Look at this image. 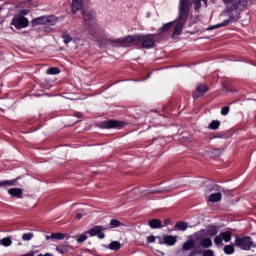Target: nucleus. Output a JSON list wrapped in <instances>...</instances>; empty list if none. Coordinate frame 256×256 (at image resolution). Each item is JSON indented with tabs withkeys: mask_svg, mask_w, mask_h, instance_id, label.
Instances as JSON below:
<instances>
[{
	"mask_svg": "<svg viewBox=\"0 0 256 256\" xmlns=\"http://www.w3.org/2000/svg\"><path fill=\"white\" fill-rule=\"evenodd\" d=\"M189 19V0H180L178 4V18L175 22H168L164 24L158 31L160 35L169 33L174 25L172 37H177L183 33V28Z\"/></svg>",
	"mask_w": 256,
	"mask_h": 256,
	"instance_id": "1",
	"label": "nucleus"
},
{
	"mask_svg": "<svg viewBox=\"0 0 256 256\" xmlns=\"http://www.w3.org/2000/svg\"><path fill=\"white\" fill-rule=\"evenodd\" d=\"M249 5V0H237L232 3L231 7L226 8V12L228 13L229 18L224 20L222 23L210 26L208 28V31H213L215 29H219L221 27H227L229 23H233L236 19H239V16L245 9H247V6Z\"/></svg>",
	"mask_w": 256,
	"mask_h": 256,
	"instance_id": "2",
	"label": "nucleus"
},
{
	"mask_svg": "<svg viewBox=\"0 0 256 256\" xmlns=\"http://www.w3.org/2000/svg\"><path fill=\"white\" fill-rule=\"evenodd\" d=\"M138 45H141L144 49H151L155 46V35H138Z\"/></svg>",
	"mask_w": 256,
	"mask_h": 256,
	"instance_id": "3",
	"label": "nucleus"
},
{
	"mask_svg": "<svg viewBox=\"0 0 256 256\" xmlns=\"http://www.w3.org/2000/svg\"><path fill=\"white\" fill-rule=\"evenodd\" d=\"M10 25H13L15 29H25L26 27H29V20L23 15L18 14L13 17Z\"/></svg>",
	"mask_w": 256,
	"mask_h": 256,
	"instance_id": "4",
	"label": "nucleus"
},
{
	"mask_svg": "<svg viewBox=\"0 0 256 256\" xmlns=\"http://www.w3.org/2000/svg\"><path fill=\"white\" fill-rule=\"evenodd\" d=\"M235 245L237 247H240L241 249H244L245 251H249V249H251V246L253 245V242L251 241V237H236Z\"/></svg>",
	"mask_w": 256,
	"mask_h": 256,
	"instance_id": "5",
	"label": "nucleus"
},
{
	"mask_svg": "<svg viewBox=\"0 0 256 256\" xmlns=\"http://www.w3.org/2000/svg\"><path fill=\"white\" fill-rule=\"evenodd\" d=\"M34 25H55L57 18L53 16H41L33 20Z\"/></svg>",
	"mask_w": 256,
	"mask_h": 256,
	"instance_id": "6",
	"label": "nucleus"
},
{
	"mask_svg": "<svg viewBox=\"0 0 256 256\" xmlns=\"http://www.w3.org/2000/svg\"><path fill=\"white\" fill-rule=\"evenodd\" d=\"M102 127L104 129H121L125 127V122L118 120H106L103 122Z\"/></svg>",
	"mask_w": 256,
	"mask_h": 256,
	"instance_id": "7",
	"label": "nucleus"
},
{
	"mask_svg": "<svg viewBox=\"0 0 256 256\" xmlns=\"http://www.w3.org/2000/svg\"><path fill=\"white\" fill-rule=\"evenodd\" d=\"M229 243L231 241V232H222L214 238L215 245H221V243Z\"/></svg>",
	"mask_w": 256,
	"mask_h": 256,
	"instance_id": "8",
	"label": "nucleus"
},
{
	"mask_svg": "<svg viewBox=\"0 0 256 256\" xmlns=\"http://www.w3.org/2000/svg\"><path fill=\"white\" fill-rule=\"evenodd\" d=\"M158 240L160 245L173 246L175 243H177V237L171 235L163 236V238L158 237Z\"/></svg>",
	"mask_w": 256,
	"mask_h": 256,
	"instance_id": "9",
	"label": "nucleus"
},
{
	"mask_svg": "<svg viewBox=\"0 0 256 256\" xmlns=\"http://www.w3.org/2000/svg\"><path fill=\"white\" fill-rule=\"evenodd\" d=\"M138 36L139 35H134V36H128V37H125V38H120L119 41L125 47L129 46L131 43H134L135 45H139Z\"/></svg>",
	"mask_w": 256,
	"mask_h": 256,
	"instance_id": "10",
	"label": "nucleus"
},
{
	"mask_svg": "<svg viewBox=\"0 0 256 256\" xmlns=\"http://www.w3.org/2000/svg\"><path fill=\"white\" fill-rule=\"evenodd\" d=\"M190 256H215V252L211 249H207V250L192 249Z\"/></svg>",
	"mask_w": 256,
	"mask_h": 256,
	"instance_id": "11",
	"label": "nucleus"
},
{
	"mask_svg": "<svg viewBox=\"0 0 256 256\" xmlns=\"http://www.w3.org/2000/svg\"><path fill=\"white\" fill-rule=\"evenodd\" d=\"M82 18L85 23L95 20V13L92 10H82Z\"/></svg>",
	"mask_w": 256,
	"mask_h": 256,
	"instance_id": "12",
	"label": "nucleus"
},
{
	"mask_svg": "<svg viewBox=\"0 0 256 256\" xmlns=\"http://www.w3.org/2000/svg\"><path fill=\"white\" fill-rule=\"evenodd\" d=\"M17 181H19V177L12 180L0 181V188L7 189V187H15V185H17Z\"/></svg>",
	"mask_w": 256,
	"mask_h": 256,
	"instance_id": "13",
	"label": "nucleus"
},
{
	"mask_svg": "<svg viewBox=\"0 0 256 256\" xmlns=\"http://www.w3.org/2000/svg\"><path fill=\"white\" fill-rule=\"evenodd\" d=\"M8 195L16 197L17 199H23V189L21 188H10L8 190Z\"/></svg>",
	"mask_w": 256,
	"mask_h": 256,
	"instance_id": "14",
	"label": "nucleus"
},
{
	"mask_svg": "<svg viewBox=\"0 0 256 256\" xmlns=\"http://www.w3.org/2000/svg\"><path fill=\"white\" fill-rule=\"evenodd\" d=\"M200 247H203L204 249H209V247H213V241H211V238H198Z\"/></svg>",
	"mask_w": 256,
	"mask_h": 256,
	"instance_id": "15",
	"label": "nucleus"
},
{
	"mask_svg": "<svg viewBox=\"0 0 256 256\" xmlns=\"http://www.w3.org/2000/svg\"><path fill=\"white\" fill-rule=\"evenodd\" d=\"M223 195L221 194V192L218 193H212L208 196V202L209 203H219V201H221Z\"/></svg>",
	"mask_w": 256,
	"mask_h": 256,
	"instance_id": "16",
	"label": "nucleus"
},
{
	"mask_svg": "<svg viewBox=\"0 0 256 256\" xmlns=\"http://www.w3.org/2000/svg\"><path fill=\"white\" fill-rule=\"evenodd\" d=\"M107 228L103 227V226H94L92 229H90L88 231L90 237H95V235H99V233H101V231H106Z\"/></svg>",
	"mask_w": 256,
	"mask_h": 256,
	"instance_id": "17",
	"label": "nucleus"
},
{
	"mask_svg": "<svg viewBox=\"0 0 256 256\" xmlns=\"http://www.w3.org/2000/svg\"><path fill=\"white\" fill-rule=\"evenodd\" d=\"M80 9H83V0H72V12L77 13Z\"/></svg>",
	"mask_w": 256,
	"mask_h": 256,
	"instance_id": "18",
	"label": "nucleus"
},
{
	"mask_svg": "<svg viewBox=\"0 0 256 256\" xmlns=\"http://www.w3.org/2000/svg\"><path fill=\"white\" fill-rule=\"evenodd\" d=\"M149 227H151V229H161V227H163V225L161 224V220L159 219H152L148 222Z\"/></svg>",
	"mask_w": 256,
	"mask_h": 256,
	"instance_id": "19",
	"label": "nucleus"
},
{
	"mask_svg": "<svg viewBox=\"0 0 256 256\" xmlns=\"http://www.w3.org/2000/svg\"><path fill=\"white\" fill-rule=\"evenodd\" d=\"M193 247H195V241L193 240H188L187 242H185L182 246V249L184 251H191V249H193Z\"/></svg>",
	"mask_w": 256,
	"mask_h": 256,
	"instance_id": "20",
	"label": "nucleus"
},
{
	"mask_svg": "<svg viewBox=\"0 0 256 256\" xmlns=\"http://www.w3.org/2000/svg\"><path fill=\"white\" fill-rule=\"evenodd\" d=\"M69 249H71V246H69L68 244H64V245L58 246L56 248V251H58V253H61V255H65V253H67Z\"/></svg>",
	"mask_w": 256,
	"mask_h": 256,
	"instance_id": "21",
	"label": "nucleus"
},
{
	"mask_svg": "<svg viewBox=\"0 0 256 256\" xmlns=\"http://www.w3.org/2000/svg\"><path fill=\"white\" fill-rule=\"evenodd\" d=\"M61 37H62L65 45H69V43H71V41H73V38L69 35V33L65 32V31L62 32Z\"/></svg>",
	"mask_w": 256,
	"mask_h": 256,
	"instance_id": "22",
	"label": "nucleus"
},
{
	"mask_svg": "<svg viewBox=\"0 0 256 256\" xmlns=\"http://www.w3.org/2000/svg\"><path fill=\"white\" fill-rule=\"evenodd\" d=\"M176 229L179 231H187V228L189 227V224L186 222H178L176 223Z\"/></svg>",
	"mask_w": 256,
	"mask_h": 256,
	"instance_id": "23",
	"label": "nucleus"
},
{
	"mask_svg": "<svg viewBox=\"0 0 256 256\" xmlns=\"http://www.w3.org/2000/svg\"><path fill=\"white\" fill-rule=\"evenodd\" d=\"M109 249H111V251H119V249H121V243L113 241L110 243Z\"/></svg>",
	"mask_w": 256,
	"mask_h": 256,
	"instance_id": "24",
	"label": "nucleus"
},
{
	"mask_svg": "<svg viewBox=\"0 0 256 256\" xmlns=\"http://www.w3.org/2000/svg\"><path fill=\"white\" fill-rule=\"evenodd\" d=\"M224 253L226 255H233L235 253V247L233 245H226L224 247Z\"/></svg>",
	"mask_w": 256,
	"mask_h": 256,
	"instance_id": "25",
	"label": "nucleus"
},
{
	"mask_svg": "<svg viewBox=\"0 0 256 256\" xmlns=\"http://www.w3.org/2000/svg\"><path fill=\"white\" fill-rule=\"evenodd\" d=\"M202 1H203V3H207V0H192L195 11H199V9H201V2Z\"/></svg>",
	"mask_w": 256,
	"mask_h": 256,
	"instance_id": "26",
	"label": "nucleus"
},
{
	"mask_svg": "<svg viewBox=\"0 0 256 256\" xmlns=\"http://www.w3.org/2000/svg\"><path fill=\"white\" fill-rule=\"evenodd\" d=\"M2 245H3V247H11V245H13V241L11 240V237L3 238Z\"/></svg>",
	"mask_w": 256,
	"mask_h": 256,
	"instance_id": "27",
	"label": "nucleus"
},
{
	"mask_svg": "<svg viewBox=\"0 0 256 256\" xmlns=\"http://www.w3.org/2000/svg\"><path fill=\"white\" fill-rule=\"evenodd\" d=\"M207 86L205 84H200L196 87V91H198V93H202V95H205V93H207Z\"/></svg>",
	"mask_w": 256,
	"mask_h": 256,
	"instance_id": "28",
	"label": "nucleus"
},
{
	"mask_svg": "<svg viewBox=\"0 0 256 256\" xmlns=\"http://www.w3.org/2000/svg\"><path fill=\"white\" fill-rule=\"evenodd\" d=\"M59 73H61V71L57 67H51L47 70L48 75H59Z\"/></svg>",
	"mask_w": 256,
	"mask_h": 256,
	"instance_id": "29",
	"label": "nucleus"
},
{
	"mask_svg": "<svg viewBox=\"0 0 256 256\" xmlns=\"http://www.w3.org/2000/svg\"><path fill=\"white\" fill-rule=\"evenodd\" d=\"M52 239H57L58 241H63L65 239V234L63 233H53L51 234Z\"/></svg>",
	"mask_w": 256,
	"mask_h": 256,
	"instance_id": "30",
	"label": "nucleus"
},
{
	"mask_svg": "<svg viewBox=\"0 0 256 256\" xmlns=\"http://www.w3.org/2000/svg\"><path fill=\"white\" fill-rule=\"evenodd\" d=\"M219 125H221V122L217 121V120H213L210 124H209V129L215 130V129H219Z\"/></svg>",
	"mask_w": 256,
	"mask_h": 256,
	"instance_id": "31",
	"label": "nucleus"
},
{
	"mask_svg": "<svg viewBox=\"0 0 256 256\" xmlns=\"http://www.w3.org/2000/svg\"><path fill=\"white\" fill-rule=\"evenodd\" d=\"M110 227H111L112 229H115V228H117V227H121V222H120L119 220H117V219H112V220L110 221Z\"/></svg>",
	"mask_w": 256,
	"mask_h": 256,
	"instance_id": "32",
	"label": "nucleus"
},
{
	"mask_svg": "<svg viewBox=\"0 0 256 256\" xmlns=\"http://www.w3.org/2000/svg\"><path fill=\"white\" fill-rule=\"evenodd\" d=\"M33 237H35V234L29 232V233H25L22 235V239L24 241H31V239H33Z\"/></svg>",
	"mask_w": 256,
	"mask_h": 256,
	"instance_id": "33",
	"label": "nucleus"
},
{
	"mask_svg": "<svg viewBox=\"0 0 256 256\" xmlns=\"http://www.w3.org/2000/svg\"><path fill=\"white\" fill-rule=\"evenodd\" d=\"M231 110V108L229 106H225L221 109V115L225 116V115H229V111Z\"/></svg>",
	"mask_w": 256,
	"mask_h": 256,
	"instance_id": "34",
	"label": "nucleus"
},
{
	"mask_svg": "<svg viewBox=\"0 0 256 256\" xmlns=\"http://www.w3.org/2000/svg\"><path fill=\"white\" fill-rule=\"evenodd\" d=\"M208 235H210L211 237H213V235H217V228L215 227H210L208 229Z\"/></svg>",
	"mask_w": 256,
	"mask_h": 256,
	"instance_id": "35",
	"label": "nucleus"
},
{
	"mask_svg": "<svg viewBox=\"0 0 256 256\" xmlns=\"http://www.w3.org/2000/svg\"><path fill=\"white\" fill-rule=\"evenodd\" d=\"M77 243H84V241H87V235L82 234L80 237L76 239Z\"/></svg>",
	"mask_w": 256,
	"mask_h": 256,
	"instance_id": "36",
	"label": "nucleus"
},
{
	"mask_svg": "<svg viewBox=\"0 0 256 256\" xmlns=\"http://www.w3.org/2000/svg\"><path fill=\"white\" fill-rule=\"evenodd\" d=\"M148 243H155V236L151 235L147 237Z\"/></svg>",
	"mask_w": 256,
	"mask_h": 256,
	"instance_id": "37",
	"label": "nucleus"
},
{
	"mask_svg": "<svg viewBox=\"0 0 256 256\" xmlns=\"http://www.w3.org/2000/svg\"><path fill=\"white\" fill-rule=\"evenodd\" d=\"M98 239H105V233L99 232L98 233Z\"/></svg>",
	"mask_w": 256,
	"mask_h": 256,
	"instance_id": "38",
	"label": "nucleus"
},
{
	"mask_svg": "<svg viewBox=\"0 0 256 256\" xmlns=\"http://www.w3.org/2000/svg\"><path fill=\"white\" fill-rule=\"evenodd\" d=\"M75 218L78 220L83 219V214L78 213V214H76Z\"/></svg>",
	"mask_w": 256,
	"mask_h": 256,
	"instance_id": "39",
	"label": "nucleus"
},
{
	"mask_svg": "<svg viewBox=\"0 0 256 256\" xmlns=\"http://www.w3.org/2000/svg\"><path fill=\"white\" fill-rule=\"evenodd\" d=\"M75 117H78V119H81V118L83 117V114L77 112V113L75 114Z\"/></svg>",
	"mask_w": 256,
	"mask_h": 256,
	"instance_id": "40",
	"label": "nucleus"
},
{
	"mask_svg": "<svg viewBox=\"0 0 256 256\" xmlns=\"http://www.w3.org/2000/svg\"><path fill=\"white\" fill-rule=\"evenodd\" d=\"M20 13H21L20 15H27V13L29 12L27 10H22Z\"/></svg>",
	"mask_w": 256,
	"mask_h": 256,
	"instance_id": "41",
	"label": "nucleus"
},
{
	"mask_svg": "<svg viewBox=\"0 0 256 256\" xmlns=\"http://www.w3.org/2000/svg\"><path fill=\"white\" fill-rule=\"evenodd\" d=\"M235 0H223V3H233Z\"/></svg>",
	"mask_w": 256,
	"mask_h": 256,
	"instance_id": "42",
	"label": "nucleus"
},
{
	"mask_svg": "<svg viewBox=\"0 0 256 256\" xmlns=\"http://www.w3.org/2000/svg\"><path fill=\"white\" fill-rule=\"evenodd\" d=\"M49 239H53V237H51V235H50V236L47 235V236H46V240L49 241Z\"/></svg>",
	"mask_w": 256,
	"mask_h": 256,
	"instance_id": "43",
	"label": "nucleus"
},
{
	"mask_svg": "<svg viewBox=\"0 0 256 256\" xmlns=\"http://www.w3.org/2000/svg\"><path fill=\"white\" fill-rule=\"evenodd\" d=\"M151 193H161V190H154Z\"/></svg>",
	"mask_w": 256,
	"mask_h": 256,
	"instance_id": "44",
	"label": "nucleus"
},
{
	"mask_svg": "<svg viewBox=\"0 0 256 256\" xmlns=\"http://www.w3.org/2000/svg\"><path fill=\"white\" fill-rule=\"evenodd\" d=\"M44 256H53V254H51V253H46V254H44Z\"/></svg>",
	"mask_w": 256,
	"mask_h": 256,
	"instance_id": "45",
	"label": "nucleus"
},
{
	"mask_svg": "<svg viewBox=\"0 0 256 256\" xmlns=\"http://www.w3.org/2000/svg\"><path fill=\"white\" fill-rule=\"evenodd\" d=\"M0 245H2V240H0Z\"/></svg>",
	"mask_w": 256,
	"mask_h": 256,
	"instance_id": "46",
	"label": "nucleus"
},
{
	"mask_svg": "<svg viewBox=\"0 0 256 256\" xmlns=\"http://www.w3.org/2000/svg\"><path fill=\"white\" fill-rule=\"evenodd\" d=\"M0 11H1V7H0Z\"/></svg>",
	"mask_w": 256,
	"mask_h": 256,
	"instance_id": "47",
	"label": "nucleus"
}]
</instances>
